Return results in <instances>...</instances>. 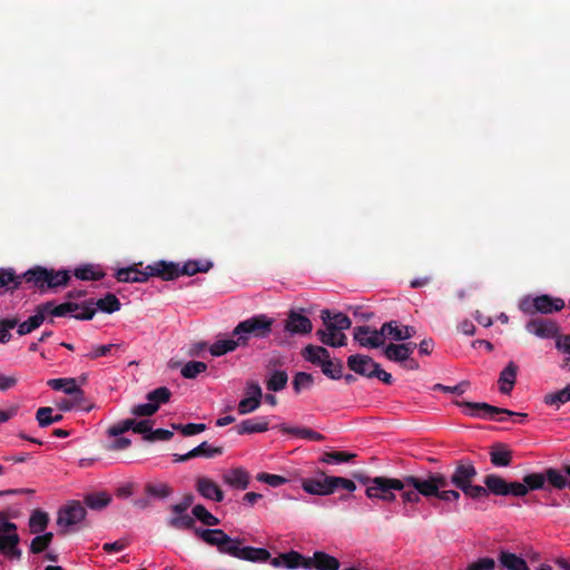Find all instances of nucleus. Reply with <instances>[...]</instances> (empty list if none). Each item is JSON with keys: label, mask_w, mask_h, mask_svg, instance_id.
I'll return each mask as SVG.
<instances>
[{"label": "nucleus", "mask_w": 570, "mask_h": 570, "mask_svg": "<svg viewBox=\"0 0 570 570\" xmlns=\"http://www.w3.org/2000/svg\"><path fill=\"white\" fill-rule=\"evenodd\" d=\"M195 534L209 546L217 547L219 549L224 543L229 542V535H227L222 529H195Z\"/></svg>", "instance_id": "b1692460"}, {"label": "nucleus", "mask_w": 570, "mask_h": 570, "mask_svg": "<svg viewBox=\"0 0 570 570\" xmlns=\"http://www.w3.org/2000/svg\"><path fill=\"white\" fill-rule=\"evenodd\" d=\"M495 560L489 557L480 558L476 561L470 563L466 570H494Z\"/></svg>", "instance_id": "774afa93"}, {"label": "nucleus", "mask_w": 570, "mask_h": 570, "mask_svg": "<svg viewBox=\"0 0 570 570\" xmlns=\"http://www.w3.org/2000/svg\"><path fill=\"white\" fill-rule=\"evenodd\" d=\"M48 386L56 391H63L68 395H77L83 397V391L77 385L75 379H51L47 382Z\"/></svg>", "instance_id": "c85d7f7f"}, {"label": "nucleus", "mask_w": 570, "mask_h": 570, "mask_svg": "<svg viewBox=\"0 0 570 570\" xmlns=\"http://www.w3.org/2000/svg\"><path fill=\"white\" fill-rule=\"evenodd\" d=\"M242 541L239 539H233L229 537V542L224 543L219 547L218 551L220 553L229 554L234 558L240 559L242 558Z\"/></svg>", "instance_id": "052dcab7"}, {"label": "nucleus", "mask_w": 570, "mask_h": 570, "mask_svg": "<svg viewBox=\"0 0 570 570\" xmlns=\"http://www.w3.org/2000/svg\"><path fill=\"white\" fill-rule=\"evenodd\" d=\"M321 318L323 321V324L325 328H320L316 331V336L320 338L321 333H324L325 335H333L335 336L336 333H338L341 330L336 327V325L333 323L331 318V312L328 309H323L321 313Z\"/></svg>", "instance_id": "4d7b16f0"}, {"label": "nucleus", "mask_w": 570, "mask_h": 570, "mask_svg": "<svg viewBox=\"0 0 570 570\" xmlns=\"http://www.w3.org/2000/svg\"><path fill=\"white\" fill-rule=\"evenodd\" d=\"M223 480L232 488L245 490L249 484V474L243 468H235L225 473Z\"/></svg>", "instance_id": "cd10ccee"}, {"label": "nucleus", "mask_w": 570, "mask_h": 570, "mask_svg": "<svg viewBox=\"0 0 570 570\" xmlns=\"http://www.w3.org/2000/svg\"><path fill=\"white\" fill-rule=\"evenodd\" d=\"M307 561L309 563L308 570H338L341 566L338 559L323 551L314 552L313 557L307 558Z\"/></svg>", "instance_id": "5701e85b"}, {"label": "nucleus", "mask_w": 570, "mask_h": 570, "mask_svg": "<svg viewBox=\"0 0 570 570\" xmlns=\"http://www.w3.org/2000/svg\"><path fill=\"white\" fill-rule=\"evenodd\" d=\"M331 475L323 471H317L313 478H306L302 481V488L305 492L314 495H328L333 493Z\"/></svg>", "instance_id": "4468645a"}, {"label": "nucleus", "mask_w": 570, "mask_h": 570, "mask_svg": "<svg viewBox=\"0 0 570 570\" xmlns=\"http://www.w3.org/2000/svg\"><path fill=\"white\" fill-rule=\"evenodd\" d=\"M478 475V471L471 461L461 460L456 462L453 473L449 482L461 490L463 494L471 499H480L485 497V490L482 485L473 484Z\"/></svg>", "instance_id": "f257e3e1"}, {"label": "nucleus", "mask_w": 570, "mask_h": 570, "mask_svg": "<svg viewBox=\"0 0 570 570\" xmlns=\"http://www.w3.org/2000/svg\"><path fill=\"white\" fill-rule=\"evenodd\" d=\"M150 277L157 276L164 281H173L180 276L179 264L166 261H159L153 265L147 266Z\"/></svg>", "instance_id": "f3484780"}, {"label": "nucleus", "mask_w": 570, "mask_h": 570, "mask_svg": "<svg viewBox=\"0 0 570 570\" xmlns=\"http://www.w3.org/2000/svg\"><path fill=\"white\" fill-rule=\"evenodd\" d=\"M322 373L332 379L340 380L343 376V362L341 360H325L321 364Z\"/></svg>", "instance_id": "a18cd8bd"}, {"label": "nucleus", "mask_w": 570, "mask_h": 570, "mask_svg": "<svg viewBox=\"0 0 570 570\" xmlns=\"http://www.w3.org/2000/svg\"><path fill=\"white\" fill-rule=\"evenodd\" d=\"M157 411H158L157 404H151V402L148 401V403L135 405L130 412L132 415H136V416H151Z\"/></svg>", "instance_id": "338daca9"}, {"label": "nucleus", "mask_w": 570, "mask_h": 570, "mask_svg": "<svg viewBox=\"0 0 570 570\" xmlns=\"http://www.w3.org/2000/svg\"><path fill=\"white\" fill-rule=\"evenodd\" d=\"M207 371V364L202 361H189L181 367V375L185 379H196L199 374Z\"/></svg>", "instance_id": "09e8293b"}, {"label": "nucleus", "mask_w": 570, "mask_h": 570, "mask_svg": "<svg viewBox=\"0 0 570 570\" xmlns=\"http://www.w3.org/2000/svg\"><path fill=\"white\" fill-rule=\"evenodd\" d=\"M383 337H391L394 341H405L414 336L415 328L413 326L400 327L396 321L385 322L381 326Z\"/></svg>", "instance_id": "aec40b11"}, {"label": "nucleus", "mask_w": 570, "mask_h": 570, "mask_svg": "<svg viewBox=\"0 0 570 570\" xmlns=\"http://www.w3.org/2000/svg\"><path fill=\"white\" fill-rule=\"evenodd\" d=\"M223 454V448L212 446L206 441L186 454H174V462H185L197 456L214 458Z\"/></svg>", "instance_id": "412c9836"}, {"label": "nucleus", "mask_w": 570, "mask_h": 570, "mask_svg": "<svg viewBox=\"0 0 570 570\" xmlns=\"http://www.w3.org/2000/svg\"><path fill=\"white\" fill-rule=\"evenodd\" d=\"M288 375L285 371H274L266 381V387L272 392H279L287 385Z\"/></svg>", "instance_id": "49530a36"}, {"label": "nucleus", "mask_w": 570, "mask_h": 570, "mask_svg": "<svg viewBox=\"0 0 570 570\" xmlns=\"http://www.w3.org/2000/svg\"><path fill=\"white\" fill-rule=\"evenodd\" d=\"M24 273L18 275L13 268H0V288L6 287L7 291L14 292L20 287L22 282L26 283Z\"/></svg>", "instance_id": "c756f323"}, {"label": "nucleus", "mask_w": 570, "mask_h": 570, "mask_svg": "<svg viewBox=\"0 0 570 570\" xmlns=\"http://www.w3.org/2000/svg\"><path fill=\"white\" fill-rule=\"evenodd\" d=\"M355 456H356V454L351 453V452L332 451V452H324L323 455L320 458V461L322 463H326V464H341V463L350 462Z\"/></svg>", "instance_id": "37998d69"}, {"label": "nucleus", "mask_w": 570, "mask_h": 570, "mask_svg": "<svg viewBox=\"0 0 570 570\" xmlns=\"http://www.w3.org/2000/svg\"><path fill=\"white\" fill-rule=\"evenodd\" d=\"M517 374L518 365L512 361L501 371L498 383L502 394H510L515 384Z\"/></svg>", "instance_id": "393cba45"}, {"label": "nucleus", "mask_w": 570, "mask_h": 570, "mask_svg": "<svg viewBox=\"0 0 570 570\" xmlns=\"http://www.w3.org/2000/svg\"><path fill=\"white\" fill-rule=\"evenodd\" d=\"M313 330L311 320L297 311H289L285 322V331L291 334H309Z\"/></svg>", "instance_id": "dca6fc26"}, {"label": "nucleus", "mask_w": 570, "mask_h": 570, "mask_svg": "<svg viewBox=\"0 0 570 570\" xmlns=\"http://www.w3.org/2000/svg\"><path fill=\"white\" fill-rule=\"evenodd\" d=\"M274 320L265 314L252 316L239 322L232 332L233 336H238L243 346H247L252 337L266 338L272 333Z\"/></svg>", "instance_id": "20e7f679"}, {"label": "nucleus", "mask_w": 570, "mask_h": 570, "mask_svg": "<svg viewBox=\"0 0 570 570\" xmlns=\"http://www.w3.org/2000/svg\"><path fill=\"white\" fill-rule=\"evenodd\" d=\"M197 492L207 500L222 502L224 500V492L219 485L207 476H198L196 479Z\"/></svg>", "instance_id": "a211bd4d"}, {"label": "nucleus", "mask_w": 570, "mask_h": 570, "mask_svg": "<svg viewBox=\"0 0 570 570\" xmlns=\"http://www.w3.org/2000/svg\"><path fill=\"white\" fill-rule=\"evenodd\" d=\"M111 500V495L105 491L91 492L83 497L82 504L91 510L101 511L110 504Z\"/></svg>", "instance_id": "2f4dec72"}, {"label": "nucleus", "mask_w": 570, "mask_h": 570, "mask_svg": "<svg viewBox=\"0 0 570 570\" xmlns=\"http://www.w3.org/2000/svg\"><path fill=\"white\" fill-rule=\"evenodd\" d=\"M320 341L324 345H327V346L342 347V346L346 345L347 337L343 333V331H340L338 333H336L334 337H333V335H330V334L325 335L324 333H321Z\"/></svg>", "instance_id": "bf43d9fd"}, {"label": "nucleus", "mask_w": 570, "mask_h": 570, "mask_svg": "<svg viewBox=\"0 0 570 570\" xmlns=\"http://www.w3.org/2000/svg\"><path fill=\"white\" fill-rule=\"evenodd\" d=\"M353 336L356 342L363 347L379 348L384 345V337L381 334V328L375 330L367 325L356 326L353 330Z\"/></svg>", "instance_id": "2eb2a0df"}, {"label": "nucleus", "mask_w": 570, "mask_h": 570, "mask_svg": "<svg viewBox=\"0 0 570 570\" xmlns=\"http://www.w3.org/2000/svg\"><path fill=\"white\" fill-rule=\"evenodd\" d=\"M42 323H43V316L40 314L37 315L35 313V315L30 316L27 321H24L18 325L17 332L20 336L30 334L31 332H33L35 330L40 327Z\"/></svg>", "instance_id": "5fc2aeb1"}, {"label": "nucleus", "mask_w": 570, "mask_h": 570, "mask_svg": "<svg viewBox=\"0 0 570 570\" xmlns=\"http://www.w3.org/2000/svg\"><path fill=\"white\" fill-rule=\"evenodd\" d=\"M145 491L147 494L158 499L168 498L173 493V489L167 483L164 482L147 483L145 487Z\"/></svg>", "instance_id": "864d4df0"}, {"label": "nucleus", "mask_w": 570, "mask_h": 570, "mask_svg": "<svg viewBox=\"0 0 570 570\" xmlns=\"http://www.w3.org/2000/svg\"><path fill=\"white\" fill-rule=\"evenodd\" d=\"M262 401L257 397H244L237 405V411L240 415H245L256 411L261 406Z\"/></svg>", "instance_id": "680f3d73"}, {"label": "nucleus", "mask_w": 570, "mask_h": 570, "mask_svg": "<svg viewBox=\"0 0 570 570\" xmlns=\"http://www.w3.org/2000/svg\"><path fill=\"white\" fill-rule=\"evenodd\" d=\"M20 537L17 532V525L13 530H3L0 532V552L10 560H20L22 551L19 548Z\"/></svg>", "instance_id": "ddd939ff"}, {"label": "nucleus", "mask_w": 570, "mask_h": 570, "mask_svg": "<svg viewBox=\"0 0 570 570\" xmlns=\"http://www.w3.org/2000/svg\"><path fill=\"white\" fill-rule=\"evenodd\" d=\"M26 284L39 289L41 293L51 288L66 286L70 279L69 271L48 269L42 266H35L24 272Z\"/></svg>", "instance_id": "f03ea898"}, {"label": "nucleus", "mask_w": 570, "mask_h": 570, "mask_svg": "<svg viewBox=\"0 0 570 570\" xmlns=\"http://www.w3.org/2000/svg\"><path fill=\"white\" fill-rule=\"evenodd\" d=\"M314 384V377L312 374L306 372H298L295 374L292 385L296 394H299L303 390H308Z\"/></svg>", "instance_id": "3c124183"}, {"label": "nucleus", "mask_w": 570, "mask_h": 570, "mask_svg": "<svg viewBox=\"0 0 570 570\" xmlns=\"http://www.w3.org/2000/svg\"><path fill=\"white\" fill-rule=\"evenodd\" d=\"M469 386H470V382L469 381H462V382H460L459 384H456L454 386H446V385H443V384H435L433 386V390L434 391H442V392H445V393L461 395V394H463V393H465L468 391Z\"/></svg>", "instance_id": "0e129e2a"}, {"label": "nucleus", "mask_w": 570, "mask_h": 570, "mask_svg": "<svg viewBox=\"0 0 570 570\" xmlns=\"http://www.w3.org/2000/svg\"><path fill=\"white\" fill-rule=\"evenodd\" d=\"M243 346L238 336H233L225 340H218L209 347L213 356H222L228 352L235 351L237 347Z\"/></svg>", "instance_id": "72a5a7b5"}, {"label": "nucleus", "mask_w": 570, "mask_h": 570, "mask_svg": "<svg viewBox=\"0 0 570 570\" xmlns=\"http://www.w3.org/2000/svg\"><path fill=\"white\" fill-rule=\"evenodd\" d=\"M49 523V515L41 510H35L29 518V530L33 534L43 532Z\"/></svg>", "instance_id": "c9c22d12"}, {"label": "nucleus", "mask_w": 570, "mask_h": 570, "mask_svg": "<svg viewBox=\"0 0 570 570\" xmlns=\"http://www.w3.org/2000/svg\"><path fill=\"white\" fill-rule=\"evenodd\" d=\"M82 305L73 302H66L59 305H55V308L52 309V316L55 317H63L69 314L75 315L73 313L80 311L81 312Z\"/></svg>", "instance_id": "13d9d810"}, {"label": "nucleus", "mask_w": 570, "mask_h": 570, "mask_svg": "<svg viewBox=\"0 0 570 570\" xmlns=\"http://www.w3.org/2000/svg\"><path fill=\"white\" fill-rule=\"evenodd\" d=\"M213 266L208 261H188L180 267V275L193 276L197 273H206Z\"/></svg>", "instance_id": "ea45409f"}, {"label": "nucleus", "mask_w": 570, "mask_h": 570, "mask_svg": "<svg viewBox=\"0 0 570 570\" xmlns=\"http://www.w3.org/2000/svg\"><path fill=\"white\" fill-rule=\"evenodd\" d=\"M53 409L50 406L39 407L36 412V420L39 423V426L46 428L52 423L60 422L63 416L61 414L52 415Z\"/></svg>", "instance_id": "79ce46f5"}, {"label": "nucleus", "mask_w": 570, "mask_h": 570, "mask_svg": "<svg viewBox=\"0 0 570 570\" xmlns=\"http://www.w3.org/2000/svg\"><path fill=\"white\" fill-rule=\"evenodd\" d=\"M402 491V500L404 503H419L421 501L422 492L413 484H406V488Z\"/></svg>", "instance_id": "69168bd1"}, {"label": "nucleus", "mask_w": 570, "mask_h": 570, "mask_svg": "<svg viewBox=\"0 0 570 570\" xmlns=\"http://www.w3.org/2000/svg\"><path fill=\"white\" fill-rule=\"evenodd\" d=\"M87 511L80 501H70L58 512L57 524L61 528L60 534L72 531V527L85 520Z\"/></svg>", "instance_id": "1a4fd4ad"}, {"label": "nucleus", "mask_w": 570, "mask_h": 570, "mask_svg": "<svg viewBox=\"0 0 570 570\" xmlns=\"http://www.w3.org/2000/svg\"><path fill=\"white\" fill-rule=\"evenodd\" d=\"M347 367L354 373L373 379L376 377L384 384L391 385L393 377L390 373L381 368V365L376 363L371 356L365 354H353L347 357Z\"/></svg>", "instance_id": "423d86ee"}, {"label": "nucleus", "mask_w": 570, "mask_h": 570, "mask_svg": "<svg viewBox=\"0 0 570 570\" xmlns=\"http://www.w3.org/2000/svg\"><path fill=\"white\" fill-rule=\"evenodd\" d=\"M121 344H107V345H99L96 347H92V350L87 353L85 356L89 360H96L102 356H107L111 354L114 351H118L121 348Z\"/></svg>", "instance_id": "6e6d98bb"}, {"label": "nucleus", "mask_w": 570, "mask_h": 570, "mask_svg": "<svg viewBox=\"0 0 570 570\" xmlns=\"http://www.w3.org/2000/svg\"><path fill=\"white\" fill-rule=\"evenodd\" d=\"M527 332L540 337V338H554L561 337L563 334L560 333L559 324L544 317H532L525 324Z\"/></svg>", "instance_id": "9b49d317"}, {"label": "nucleus", "mask_w": 570, "mask_h": 570, "mask_svg": "<svg viewBox=\"0 0 570 570\" xmlns=\"http://www.w3.org/2000/svg\"><path fill=\"white\" fill-rule=\"evenodd\" d=\"M556 348L564 355L560 367L570 371V334L558 337Z\"/></svg>", "instance_id": "8fccbe9b"}, {"label": "nucleus", "mask_w": 570, "mask_h": 570, "mask_svg": "<svg viewBox=\"0 0 570 570\" xmlns=\"http://www.w3.org/2000/svg\"><path fill=\"white\" fill-rule=\"evenodd\" d=\"M269 423L266 417H255L242 421L235 426L237 434L262 433L268 430Z\"/></svg>", "instance_id": "a878e982"}, {"label": "nucleus", "mask_w": 570, "mask_h": 570, "mask_svg": "<svg viewBox=\"0 0 570 570\" xmlns=\"http://www.w3.org/2000/svg\"><path fill=\"white\" fill-rule=\"evenodd\" d=\"M170 396H171L170 390L166 386H160V387H157V389L150 391L146 395V399L149 402H151V404H157V406L159 407L161 404H166L167 402H169Z\"/></svg>", "instance_id": "603ef678"}, {"label": "nucleus", "mask_w": 570, "mask_h": 570, "mask_svg": "<svg viewBox=\"0 0 570 570\" xmlns=\"http://www.w3.org/2000/svg\"><path fill=\"white\" fill-rule=\"evenodd\" d=\"M458 406L464 407L466 415L479 417V419H493L495 414H507L509 416L525 417V413L513 412L508 409L498 407L485 402H459L455 401Z\"/></svg>", "instance_id": "9d476101"}, {"label": "nucleus", "mask_w": 570, "mask_h": 570, "mask_svg": "<svg viewBox=\"0 0 570 570\" xmlns=\"http://www.w3.org/2000/svg\"><path fill=\"white\" fill-rule=\"evenodd\" d=\"M407 351L409 348L405 345L390 343L383 350V354L389 361L401 363L409 361Z\"/></svg>", "instance_id": "e433bc0d"}, {"label": "nucleus", "mask_w": 570, "mask_h": 570, "mask_svg": "<svg viewBox=\"0 0 570 570\" xmlns=\"http://www.w3.org/2000/svg\"><path fill=\"white\" fill-rule=\"evenodd\" d=\"M483 483H484L483 490H485V497H488L489 493H491L493 495H499V497H508V495L517 497V490L514 489L515 481L508 482L501 475L491 473V474H488L484 476Z\"/></svg>", "instance_id": "f8f14e48"}, {"label": "nucleus", "mask_w": 570, "mask_h": 570, "mask_svg": "<svg viewBox=\"0 0 570 570\" xmlns=\"http://www.w3.org/2000/svg\"><path fill=\"white\" fill-rule=\"evenodd\" d=\"M410 482L415 485L425 498L435 497L442 501L451 502L458 501L461 497L460 492L455 489L446 490V487L451 483L442 473L430 472L425 479L417 478V480H410Z\"/></svg>", "instance_id": "7ed1b4c3"}, {"label": "nucleus", "mask_w": 570, "mask_h": 570, "mask_svg": "<svg viewBox=\"0 0 570 570\" xmlns=\"http://www.w3.org/2000/svg\"><path fill=\"white\" fill-rule=\"evenodd\" d=\"M167 524L170 528L176 529V530H191V529L195 530L196 529L195 528V519L187 513L175 514L174 517H171L167 520Z\"/></svg>", "instance_id": "c03bdc74"}, {"label": "nucleus", "mask_w": 570, "mask_h": 570, "mask_svg": "<svg viewBox=\"0 0 570 570\" xmlns=\"http://www.w3.org/2000/svg\"><path fill=\"white\" fill-rule=\"evenodd\" d=\"M277 428L283 433L291 434L301 439H306L309 441L321 442L325 439L323 434L308 428H292L287 426L286 424H279Z\"/></svg>", "instance_id": "473e14b6"}, {"label": "nucleus", "mask_w": 570, "mask_h": 570, "mask_svg": "<svg viewBox=\"0 0 570 570\" xmlns=\"http://www.w3.org/2000/svg\"><path fill=\"white\" fill-rule=\"evenodd\" d=\"M543 401L547 405L556 406V409H559L562 404L570 401V383L562 390L548 393L544 395Z\"/></svg>", "instance_id": "a19ab883"}, {"label": "nucleus", "mask_w": 570, "mask_h": 570, "mask_svg": "<svg viewBox=\"0 0 570 570\" xmlns=\"http://www.w3.org/2000/svg\"><path fill=\"white\" fill-rule=\"evenodd\" d=\"M121 304L115 294L108 293L105 297L98 301L89 299L82 304L81 312L73 315L76 320L89 321L96 315L97 308L104 313L111 314L119 311Z\"/></svg>", "instance_id": "6e6552de"}, {"label": "nucleus", "mask_w": 570, "mask_h": 570, "mask_svg": "<svg viewBox=\"0 0 570 570\" xmlns=\"http://www.w3.org/2000/svg\"><path fill=\"white\" fill-rule=\"evenodd\" d=\"M73 275L81 281H100L105 277V273L100 269H96L91 264L77 267L73 271Z\"/></svg>", "instance_id": "58836bf2"}, {"label": "nucleus", "mask_w": 570, "mask_h": 570, "mask_svg": "<svg viewBox=\"0 0 570 570\" xmlns=\"http://www.w3.org/2000/svg\"><path fill=\"white\" fill-rule=\"evenodd\" d=\"M546 484L544 473H529L522 479V482L515 481L514 489L517 490V497H525L529 491H535L543 489Z\"/></svg>", "instance_id": "6ab92c4d"}, {"label": "nucleus", "mask_w": 570, "mask_h": 570, "mask_svg": "<svg viewBox=\"0 0 570 570\" xmlns=\"http://www.w3.org/2000/svg\"><path fill=\"white\" fill-rule=\"evenodd\" d=\"M115 277L118 282L122 283H144L147 282L150 277L148 274L147 266L144 271L138 268V265H132L125 268H119Z\"/></svg>", "instance_id": "4be33fe9"}, {"label": "nucleus", "mask_w": 570, "mask_h": 570, "mask_svg": "<svg viewBox=\"0 0 570 570\" xmlns=\"http://www.w3.org/2000/svg\"><path fill=\"white\" fill-rule=\"evenodd\" d=\"M564 301L559 297H552L543 294L535 297H524L519 303V308L527 315L534 316L537 314H552L564 307Z\"/></svg>", "instance_id": "0eeeda50"}, {"label": "nucleus", "mask_w": 570, "mask_h": 570, "mask_svg": "<svg viewBox=\"0 0 570 570\" xmlns=\"http://www.w3.org/2000/svg\"><path fill=\"white\" fill-rule=\"evenodd\" d=\"M193 518L199 520L202 523L208 527L219 524V520L212 514L203 504H196L193 510Z\"/></svg>", "instance_id": "de8ad7c7"}, {"label": "nucleus", "mask_w": 570, "mask_h": 570, "mask_svg": "<svg viewBox=\"0 0 570 570\" xmlns=\"http://www.w3.org/2000/svg\"><path fill=\"white\" fill-rule=\"evenodd\" d=\"M256 480L259 482L266 483L273 488L281 487L287 482V479L282 475L271 474V473H266V472L258 473L256 475Z\"/></svg>", "instance_id": "e2e57ef3"}, {"label": "nucleus", "mask_w": 570, "mask_h": 570, "mask_svg": "<svg viewBox=\"0 0 570 570\" xmlns=\"http://www.w3.org/2000/svg\"><path fill=\"white\" fill-rule=\"evenodd\" d=\"M282 559H283L284 568H286L288 570H294L297 568H303L306 570L309 569V563L307 561V558L297 551L292 550L289 552L282 553Z\"/></svg>", "instance_id": "f704fd0d"}, {"label": "nucleus", "mask_w": 570, "mask_h": 570, "mask_svg": "<svg viewBox=\"0 0 570 570\" xmlns=\"http://www.w3.org/2000/svg\"><path fill=\"white\" fill-rule=\"evenodd\" d=\"M490 461L494 466H509L512 462V451L503 443L494 444L490 450Z\"/></svg>", "instance_id": "bb28decb"}, {"label": "nucleus", "mask_w": 570, "mask_h": 570, "mask_svg": "<svg viewBox=\"0 0 570 570\" xmlns=\"http://www.w3.org/2000/svg\"><path fill=\"white\" fill-rule=\"evenodd\" d=\"M498 560L504 570H530L522 557L505 550L500 551Z\"/></svg>", "instance_id": "7c9ffc66"}, {"label": "nucleus", "mask_w": 570, "mask_h": 570, "mask_svg": "<svg viewBox=\"0 0 570 570\" xmlns=\"http://www.w3.org/2000/svg\"><path fill=\"white\" fill-rule=\"evenodd\" d=\"M240 559L250 562H266L271 559V553L264 548L243 547Z\"/></svg>", "instance_id": "4c0bfd02"}, {"label": "nucleus", "mask_w": 570, "mask_h": 570, "mask_svg": "<svg viewBox=\"0 0 570 570\" xmlns=\"http://www.w3.org/2000/svg\"><path fill=\"white\" fill-rule=\"evenodd\" d=\"M410 480H417V476L406 475L403 479L375 476L373 484L366 488L365 494L368 499L393 502L396 499L394 491L404 490L406 484H412Z\"/></svg>", "instance_id": "39448f33"}]
</instances>
